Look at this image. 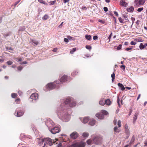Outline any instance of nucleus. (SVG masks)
Returning a JSON list of instances; mask_svg holds the SVG:
<instances>
[{
	"label": "nucleus",
	"mask_w": 147,
	"mask_h": 147,
	"mask_svg": "<svg viewBox=\"0 0 147 147\" xmlns=\"http://www.w3.org/2000/svg\"><path fill=\"white\" fill-rule=\"evenodd\" d=\"M64 3H66L69 2V0H63Z\"/></svg>",
	"instance_id": "nucleus-54"
},
{
	"label": "nucleus",
	"mask_w": 147,
	"mask_h": 147,
	"mask_svg": "<svg viewBox=\"0 0 147 147\" xmlns=\"http://www.w3.org/2000/svg\"><path fill=\"white\" fill-rule=\"evenodd\" d=\"M95 123V121L93 119L91 120L89 122L90 125L92 126L94 125Z\"/></svg>",
	"instance_id": "nucleus-16"
},
{
	"label": "nucleus",
	"mask_w": 147,
	"mask_h": 147,
	"mask_svg": "<svg viewBox=\"0 0 147 147\" xmlns=\"http://www.w3.org/2000/svg\"><path fill=\"white\" fill-rule=\"evenodd\" d=\"M76 50V49L75 48H73L70 51V54H73L74 52H75Z\"/></svg>",
	"instance_id": "nucleus-30"
},
{
	"label": "nucleus",
	"mask_w": 147,
	"mask_h": 147,
	"mask_svg": "<svg viewBox=\"0 0 147 147\" xmlns=\"http://www.w3.org/2000/svg\"><path fill=\"white\" fill-rule=\"evenodd\" d=\"M117 125H118L119 127H121V121L120 120H119L118 121Z\"/></svg>",
	"instance_id": "nucleus-35"
},
{
	"label": "nucleus",
	"mask_w": 147,
	"mask_h": 147,
	"mask_svg": "<svg viewBox=\"0 0 147 147\" xmlns=\"http://www.w3.org/2000/svg\"><path fill=\"white\" fill-rule=\"evenodd\" d=\"M122 45H119L117 48V50H120L121 48Z\"/></svg>",
	"instance_id": "nucleus-43"
},
{
	"label": "nucleus",
	"mask_w": 147,
	"mask_h": 147,
	"mask_svg": "<svg viewBox=\"0 0 147 147\" xmlns=\"http://www.w3.org/2000/svg\"><path fill=\"white\" fill-rule=\"evenodd\" d=\"M30 43H31L32 45H38L39 43V42L38 41L32 39H30Z\"/></svg>",
	"instance_id": "nucleus-13"
},
{
	"label": "nucleus",
	"mask_w": 147,
	"mask_h": 147,
	"mask_svg": "<svg viewBox=\"0 0 147 147\" xmlns=\"http://www.w3.org/2000/svg\"><path fill=\"white\" fill-rule=\"evenodd\" d=\"M11 97L12 98H14L16 97L17 94L15 93H13L11 94Z\"/></svg>",
	"instance_id": "nucleus-36"
},
{
	"label": "nucleus",
	"mask_w": 147,
	"mask_h": 147,
	"mask_svg": "<svg viewBox=\"0 0 147 147\" xmlns=\"http://www.w3.org/2000/svg\"><path fill=\"white\" fill-rule=\"evenodd\" d=\"M67 77L66 76L64 75L60 78V81L61 82H64L67 81Z\"/></svg>",
	"instance_id": "nucleus-11"
},
{
	"label": "nucleus",
	"mask_w": 147,
	"mask_h": 147,
	"mask_svg": "<svg viewBox=\"0 0 147 147\" xmlns=\"http://www.w3.org/2000/svg\"><path fill=\"white\" fill-rule=\"evenodd\" d=\"M143 9V7H140L138 9L137 11L138 12H140Z\"/></svg>",
	"instance_id": "nucleus-40"
},
{
	"label": "nucleus",
	"mask_w": 147,
	"mask_h": 147,
	"mask_svg": "<svg viewBox=\"0 0 147 147\" xmlns=\"http://www.w3.org/2000/svg\"><path fill=\"white\" fill-rule=\"evenodd\" d=\"M131 19L133 22L132 24H133L134 23V22L135 20V19L134 18L131 17Z\"/></svg>",
	"instance_id": "nucleus-58"
},
{
	"label": "nucleus",
	"mask_w": 147,
	"mask_h": 147,
	"mask_svg": "<svg viewBox=\"0 0 147 147\" xmlns=\"http://www.w3.org/2000/svg\"><path fill=\"white\" fill-rule=\"evenodd\" d=\"M61 112H59L57 113V115L59 117V118H61V119H62L63 118L65 119V120L64 121H67L69 120V116L68 115L67 116V115H64V116H63V113L61 114Z\"/></svg>",
	"instance_id": "nucleus-4"
},
{
	"label": "nucleus",
	"mask_w": 147,
	"mask_h": 147,
	"mask_svg": "<svg viewBox=\"0 0 147 147\" xmlns=\"http://www.w3.org/2000/svg\"><path fill=\"white\" fill-rule=\"evenodd\" d=\"M105 104L107 105H109L111 104V102L109 99H107L106 100H105Z\"/></svg>",
	"instance_id": "nucleus-21"
},
{
	"label": "nucleus",
	"mask_w": 147,
	"mask_h": 147,
	"mask_svg": "<svg viewBox=\"0 0 147 147\" xmlns=\"http://www.w3.org/2000/svg\"><path fill=\"white\" fill-rule=\"evenodd\" d=\"M23 113L21 111H20L17 112L16 113L17 116L20 117L22 116L23 114Z\"/></svg>",
	"instance_id": "nucleus-22"
},
{
	"label": "nucleus",
	"mask_w": 147,
	"mask_h": 147,
	"mask_svg": "<svg viewBox=\"0 0 147 147\" xmlns=\"http://www.w3.org/2000/svg\"><path fill=\"white\" fill-rule=\"evenodd\" d=\"M138 0H135L134 2V3L136 5H142L144 4L145 2V0H140L138 1Z\"/></svg>",
	"instance_id": "nucleus-8"
},
{
	"label": "nucleus",
	"mask_w": 147,
	"mask_h": 147,
	"mask_svg": "<svg viewBox=\"0 0 147 147\" xmlns=\"http://www.w3.org/2000/svg\"><path fill=\"white\" fill-rule=\"evenodd\" d=\"M56 1L55 0L52 1H50L49 2L50 4L51 5H54L55 3L56 2Z\"/></svg>",
	"instance_id": "nucleus-37"
},
{
	"label": "nucleus",
	"mask_w": 147,
	"mask_h": 147,
	"mask_svg": "<svg viewBox=\"0 0 147 147\" xmlns=\"http://www.w3.org/2000/svg\"><path fill=\"white\" fill-rule=\"evenodd\" d=\"M114 131L116 132H119V129H118L117 126L115 127L114 128Z\"/></svg>",
	"instance_id": "nucleus-33"
},
{
	"label": "nucleus",
	"mask_w": 147,
	"mask_h": 147,
	"mask_svg": "<svg viewBox=\"0 0 147 147\" xmlns=\"http://www.w3.org/2000/svg\"><path fill=\"white\" fill-rule=\"evenodd\" d=\"M98 21L102 24H104L105 23V21H104L102 20H99Z\"/></svg>",
	"instance_id": "nucleus-41"
},
{
	"label": "nucleus",
	"mask_w": 147,
	"mask_h": 147,
	"mask_svg": "<svg viewBox=\"0 0 147 147\" xmlns=\"http://www.w3.org/2000/svg\"><path fill=\"white\" fill-rule=\"evenodd\" d=\"M117 103H118V105H119V107L120 106V105L119 104V98H117Z\"/></svg>",
	"instance_id": "nucleus-59"
},
{
	"label": "nucleus",
	"mask_w": 147,
	"mask_h": 147,
	"mask_svg": "<svg viewBox=\"0 0 147 147\" xmlns=\"http://www.w3.org/2000/svg\"><path fill=\"white\" fill-rule=\"evenodd\" d=\"M58 50V49L57 48H54L53 50V51L54 52H56Z\"/></svg>",
	"instance_id": "nucleus-51"
},
{
	"label": "nucleus",
	"mask_w": 147,
	"mask_h": 147,
	"mask_svg": "<svg viewBox=\"0 0 147 147\" xmlns=\"http://www.w3.org/2000/svg\"><path fill=\"white\" fill-rule=\"evenodd\" d=\"M127 10L128 12H131L134 10V8L133 7H131L130 8H127Z\"/></svg>",
	"instance_id": "nucleus-25"
},
{
	"label": "nucleus",
	"mask_w": 147,
	"mask_h": 147,
	"mask_svg": "<svg viewBox=\"0 0 147 147\" xmlns=\"http://www.w3.org/2000/svg\"><path fill=\"white\" fill-rule=\"evenodd\" d=\"M136 42H135L133 41H131L130 42V44L132 45H136Z\"/></svg>",
	"instance_id": "nucleus-42"
},
{
	"label": "nucleus",
	"mask_w": 147,
	"mask_h": 147,
	"mask_svg": "<svg viewBox=\"0 0 147 147\" xmlns=\"http://www.w3.org/2000/svg\"><path fill=\"white\" fill-rule=\"evenodd\" d=\"M114 14L117 16H118V13L116 11H115L114 12Z\"/></svg>",
	"instance_id": "nucleus-55"
},
{
	"label": "nucleus",
	"mask_w": 147,
	"mask_h": 147,
	"mask_svg": "<svg viewBox=\"0 0 147 147\" xmlns=\"http://www.w3.org/2000/svg\"><path fill=\"white\" fill-rule=\"evenodd\" d=\"M118 19L120 23H123V21L122 20V19L121 17L119 18H118Z\"/></svg>",
	"instance_id": "nucleus-45"
},
{
	"label": "nucleus",
	"mask_w": 147,
	"mask_h": 147,
	"mask_svg": "<svg viewBox=\"0 0 147 147\" xmlns=\"http://www.w3.org/2000/svg\"><path fill=\"white\" fill-rule=\"evenodd\" d=\"M65 104H67L70 103V106L71 107H74L76 105V103L75 101H74L73 99L68 98H67L64 102Z\"/></svg>",
	"instance_id": "nucleus-2"
},
{
	"label": "nucleus",
	"mask_w": 147,
	"mask_h": 147,
	"mask_svg": "<svg viewBox=\"0 0 147 147\" xmlns=\"http://www.w3.org/2000/svg\"><path fill=\"white\" fill-rule=\"evenodd\" d=\"M146 47V44L144 45H143L142 43H141L140 44L139 46V48L141 50H142L145 48Z\"/></svg>",
	"instance_id": "nucleus-20"
},
{
	"label": "nucleus",
	"mask_w": 147,
	"mask_h": 147,
	"mask_svg": "<svg viewBox=\"0 0 147 147\" xmlns=\"http://www.w3.org/2000/svg\"><path fill=\"white\" fill-rule=\"evenodd\" d=\"M104 10L105 12H107L108 11L107 8L106 7H104Z\"/></svg>",
	"instance_id": "nucleus-52"
},
{
	"label": "nucleus",
	"mask_w": 147,
	"mask_h": 147,
	"mask_svg": "<svg viewBox=\"0 0 147 147\" xmlns=\"http://www.w3.org/2000/svg\"><path fill=\"white\" fill-rule=\"evenodd\" d=\"M125 132L128 134L129 132V131L128 128V125L127 124H126L125 125Z\"/></svg>",
	"instance_id": "nucleus-17"
},
{
	"label": "nucleus",
	"mask_w": 147,
	"mask_h": 147,
	"mask_svg": "<svg viewBox=\"0 0 147 147\" xmlns=\"http://www.w3.org/2000/svg\"><path fill=\"white\" fill-rule=\"evenodd\" d=\"M96 117L99 119H102L104 118V116L103 115L100 113H98L96 114Z\"/></svg>",
	"instance_id": "nucleus-14"
},
{
	"label": "nucleus",
	"mask_w": 147,
	"mask_h": 147,
	"mask_svg": "<svg viewBox=\"0 0 147 147\" xmlns=\"http://www.w3.org/2000/svg\"><path fill=\"white\" fill-rule=\"evenodd\" d=\"M7 64H11L13 63V62L12 61H8L7 62Z\"/></svg>",
	"instance_id": "nucleus-46"
},
{
	"label": "nucleus",
	"mask_w": 147,
	"mask_h": 147,
	"mask_svg": "<svg viewBox=\"0 0 147 147\" xmlns=\"http://www.w3.org/2000/svg\"><path fill=\"white\" fill-rule=\"evenodd\" d=\"M86 49L89 50H91L92 49V47L90 45H86Z\"/></svg>",
	"instance_id": "nucleus-38"
},
{
	"label": "nucleus",
	"mask_w": 147,
	"mask_h": 147,
	"mask_svg": "<svg viewBox=\"0 0 147 147\" xmlns=\"http://www.w3.org/2000/svg\"><path fill=\"white\" fill-rule=\"evenodd\" d=\"M46 88H48V89L46 90V91H47L49 90L54 88H55V85L53 83H49L46 86Z\"/></svg>",
	"instance_id": "nucleus-7"
},
{
	"label": "nucleus",
	"mask_w": 147,
	"mask_h": 147,
	"mask_svg": "<svg viewBox=\"0 0 147 147\" xmlns=\"http://www.w3.org/2000/svg\"><path fill=\"white\" fill-rule=\"evenodd\" d=\"M98 38V37L97 36H94L93 37L94 40H96Z\"/></svg>",
	"instance_id": "nucleus-50"
},
{
	"label": "nucleus",
	"mask_w": 147,
	"mask_h": 147,
	"mask_svg": "<svg viewBox=\"0 0 147 147\" xmlns=\"http://www.w3.org/2000/svg\"><path fill=\"white\" fill-rule=\"evenodd\" d=\"M38 97V95L37 93H34L30 96V98L32 99L36 100L37 99Z\"/></svg>",
	"instance_id": "nucleus-10"
},
{
	"label": "nucleus",
	"mask_w": 147,
	"mask_h": 147,
	"mask_svg": "<svg viewBox=\"0 0 147 147\" xmlns=\"http://www.w3.org/2000/svg\"><path fill=\"white\" fill-rule=\"evenodd\" d=\"M15 61L17 62H21L22 61V58H17L15 59Z\"/></svg>",
	"instance_id": "nucleus-26"
},
{
	"label": "nucleus",
	"mask_w": 147,
	"mask_h": 147,
	"mask_svg": "<svg viewBox=\"0 0 147 147\" xmlns=\"http://www.w3.org/2000/svg\"><path fill=\"white\" fill-rule=\"evenodd\" d=\"M18 93L19 94L20 96H21V95L22 94V92L20 91H18Z\"/></svg>",
	"instance_id": "nucleus-64"
},
{
	"label": "nucleus",
	"mask_w": 147,
	"mask_h": 147,
	"mask_svg": "<svg viewBox=\"0 0 147 147\" xmlns=\"http://www.w3.org/2000/svg\"><path fill=\"white\" fill-rule=\"evenodd\" d=\"M134 141V138L133 137L131 139V140L130 141V143L132 144Z\"/></svg>",
	"instance_id": "nucleus-48"
},
{
	"label": "nucleus",
	"mask_w": 147,
	"mask_h": 147,
	"mask_svg": "<svg viewBox=\"0 0 147 147\" xmlns=\"http://www.w3.org/2000/svg\"><path fill=\"white\" fill-rule=\"evenodd\" d=\"M86 144L85 142L83 141L74 144V147H85Z\"/></svg>",
	"instance_id": "nucleus-5"
},
{
	"label": "nucleus",
	"mask_w": 147,
	"mask_h": 147,
	"mask_svg": "<svg viewBox=\"0 0 147 147\" xmlns=\"http://www.w3.org/2000/svg\"><path fill=\"white\" fill-rule=\"evenodd\" d=\"M43 142H44V143L46 144H48L49 146H51L52 145L53 143L54 142V141H53L50 138H44L42 140Z\"/></svg>",
	"instance_id": "nucleus-3"
},
{
	"label": "nucleus",
	"mask_w": 147,
	"mask_h": 147,
	"mask_svg": "<svg viewBox=\"0 0 147 147\" xmlns=\"http://www.w3.org/2000/svg\"><path fill=\"white\" fill-rule=\"evenodd\" d=\"M85 57H84V58H88L91 57V56L90 55V54H86L85 55Z\"/></svg>",
	"instance_id": "nucleus-39"
},
{
	"label": "nucleus",
	"mask_w": 147,
	"mask_h": 147,
	"mask_svg": "<svg viewBox=\"0 0 147 147\" xmlns=\"http://www.w3.org/2000/svg\"><path fill=\"white\" fill-rule=\"evenodd\" d=\"M85 37L88 40H90L92 39L91 36L90 35H86Z\"/></svg>",
	"instance_id": "nucleus-24"
},
{
	"label": "nucleus",
	"mask_w": 147,
	"mask_h": 147,
	"mask_svg": "<svg viewBox=\"0 0 147 147\" xmlns=\"http://www.w3.org/2000/svg\"><path fill=\"white\" fill-rule=\"evenodd\" d=\"M25 29V27H21L20 29V31H23Z\"/></svg>",
	"instance_id": "nucleus-44"
},
{
	"label": "nucleus",
	"mask_w": 147,
	"mask_h": 147,
	"mask_svg": "<svg viewBox=\"0 0 147 147\" xmlns=\"http://www.w3.org/2000/svg\"><path fill=\"white\" fill-rule=\"evenodd\" d=\"M131 49H132V48L129 47V48H126L125 49V50H126L127 51H129V50H131Z\"/></svg>",
	"instance_id": "nucleus-57"
},
{
	"label": "nucleus",
	"mask_w": 147,
	"mask_h": 147,
	"mask_svg": "<svg viewBox=\"0 0 147 147\" xmlns=\"http://www.w3.org/2000/svg\"><path fill=\"white\" fill-rule=\"evenodd\" d=\"M49 18V16L47 14H45V16L42 17V19L43 20H47Z\"/></svg>",
	"instance_id": "nucleus-29"
},
{
	"label": "nucleus",
	"mask_w": 147,
	"mask_h": 147,
	"mask_svg": "<svg viewBox=\"0 0 147 147\" xmlns=\"http://www.w3.org/2000/svg\"><path fill=\"white\" fill-rule=\"evenodd\" d=\"M117 121V119H115L113 121L114 123V124L115 125H116Z\"/></svg>",
	"instance_id": "nucleus-53"
},
{
	"label": "nucleus",
	"mask_w": 147,
	"mask_h": 147,
	"mask_svg": "<svg viewBox=\"0 0 147 147\" xmlns=\"http://www.w3.org/2000/svg\"><path fill=\"white\" fill-rule=\"evenodd\" d=\"M4 61V60L3 59H0V63H2V62Z\"/></svg>",
	"instance_id": "nucleus-63"
},
{
	"label": "nucleus",
	"mask_w": 147,
	"mask_h": 147,
	"mask_svg": "<svg viewBox=\"0 0 147 147\" xmlns=\"http://www.w3.org/2000/svg\"><path fill=\"white\" fill-rule=\"evenodd\" d=\"M117 84L118 86L120 88L121 90H125V88L123 84L120 83H118Z\"/></svg>",
	"instance_id": "nucleus-18"
},
{
	"label": "nucleus",
	"mask_w": 147,
	"mask_h": 147,
	"mask_svg": "<svg viewBox=\"0 0 147 147\" xmlns=\"http://www.w3.org/2000/svg\"><path fill=\"white\" fill-rule=\"evenodd\" d=\"M22 69V67L21 66H19V67L18 68V69L20 70H21Z\"/></svg>",
	"instance_id": "nucleus-60"
},
{
	"label": "nucleus",
	"mask_w": 147,
	"mask_h": 147,
	"mask_svg": "<svg viewBox=\"0 0 147 147\" xmlns=\"http://www.w3.org/2000/svg\"><path fill=\"white\" fill-rule=\"evenodd\" d=\"M64 41L65 42H69L68 39L67 38H64Z\"/></svg>",
	"instance_id": "nucleus-49"
},
{
	"label": "nucleus",
	"mask_w": 147,
	"mask_h": 147,
	"mask_svg": "<svg viewBox=\"0 0 147 147\" xmlns=\"http://www.w3.org/2000/svg\"><path fill=\"white\" fill-rule=\"evenodd\" d=\"M64 147H74V144H72V145L70 146H69V147H67V146H65Z\"/></svg>",
	"instance_id": "nucleus-61"
},
{
	"label": "nucleus",
	"mask_w": 147,
	"mask_h": 147,
	"mask_svg": "<svg viewBox=\"0 0 147 147\" xmlns=\"http://www.w3.org/2000/svg\"><path fill=\"white\" fill-rule=\"evenodd\" d=\"M120 3L121 6L125 7H126L128 5V3L123 0H121L120 1Z\"/></svg>",
	"instance_id": "nucleus-12"
},
{
	"label": "nucleus",
	"mask_w": 147,
	"mask_h": 147,
	"mask_svg": "<svg viewBox=\"0 0 147 147\" xmlns=\"http://www.w3.org/2000/svg\"><path fill=\"white\" fill-rule=\"evenodd\" d=\"M101 113L104 115H107L108 114V112L104 110H102L101 111Z\"/></svg>",
	"instance_id": "nucleus-27"
},
{
	"label": "nucleus",
	"mask_w": 147,
	"mask_h": 147,
	"mask_svg": "<svg viewBox=\"0 0 147 147\" xmlns=\"http://www.w3.org/2000/svg\"><path fill=\"white\" fill-rule=\"evenodd\" d=\"M111 77L112 78V82H113L115 79V74L114 72L113 73V74L111 75Z\"/></svg>",
	"instance_id": "nucleus-28"
},
{
	"label": "nucleus",
	"mask_w": 147,
	"mask_h": 147,
	"mask_svg": "<svg viewBox=\"0 0 147 147\" xmlns=\"http://www.w3.org/2000/svg\"><path fill=\"white\" fill-rule=\"evenodd\" d=\"M99 103L101 105H104L105 104V100L103 99L100 100L99 102Z\"/></svg>",
	"instance_id": "nucleus-23"
},
{
	"label": "nucleus",
	"mask_w": 147,
	"mask_h": 147,
	"mask_svg": "<svg viewBox=\"0 0 147 147\" xmlns=\"http://www.w3.org/2000/svg\"><path fill=\"white\" fill-rule=\"evenodd\" d=\"M134 40L137 42H142L143 40L140 38H136Z\"/></svg>",
	"instance_id": "nucleus-34"
},
{
	"label": "nucleus",
	"mask_w": 147,
	"mask_h": 147,
	"mask_svg": "<svg viewBox=\"0 0 147 147\" xmlns=\"http://www.w3.org/2000/svg\"><path fill=\"white\" fill-rule=\"evenodd\" d=\"M21 0H19L18 1L16 2L14 4L15 6H16L20 1Z\"/></svg>",
	"instance_id": "nucleus-56"
},
{
	"label": "nucleus",
	"mask_w": 147,
	"mask_h": 147,
	"mask_svg": "<svg viewBox=\"0 0 147 147\" xmlns=\"http://www.w3.org/2000/svg\"><path fill=\"white\" fill-rule=\"evenodd\" d=\"M120 68L121 69L124 70L125 69V66L123 65H122L120 67Z\"/></svg>",
	"instance_id": "nucleus-47"
},
{
	"label": "nucleus",
	"mask_w": 147,
	"mask_h": 147,
	"mask_svg": "<svg viewBox=\"0 0 147 147\" xmlns=\"http://www.w3.org/2000/svg\"><path fill=\"white\" fill-rule=\"evenodd\" d=\"M70 136L72 139H75L78 137V134L76 132L74 131L70 135Z\"/></svg>",
	"instance_id": "nucleus-9"
},
{
	"label": "nucleus",
	"mask_w": 147,
	"mask_h": 147,
	"mask_svg": "<svg viewBox=\"0 0 147 147\" xmlns=\"http://www.w3.org/2000/svg\"><path fill=\"white\" fill-rule=\"evenodd\" d=\"M28 63L26 61H24L22 63V64H27Z\"/></svg>",
	"instance_id": "nucleus-62"
},
{
	"label": "nucleus",
	"mask_w": 147,
	"mask_h": 147,
	"mask_svg": "<svg viewBox=\"0 0 147 147\" xmlns=\"http://www.w3.org/2000/svg\"><path fill=\"white\" fill-rule=\"evenodd\" d=\"M60 130V128L59 127H55L52 129L50 131L53 134H55L59 132Z\"/></svg>",
	"instance_id": "nucleus-6"
},
{
	"label": "nucleus",
	"mask_w": 147,
	"mask_h": 147,
	"mask_svg": "<svg viewBox=\"0 0 147 147\" xmlns=\"http://www.w3.org/2000/svg\"><path fill=\"white\" fill-rule=\"evenodd\" d=\"M38 1L40 3L43 4L45 5H47V3L43 0H38Z\"/></svg>",
	"instance_id": "nucleus-31"
},
{
	"label": "nucleus",
	"mask_w": 147,
	"mask_h": 147,
	"mask_svg": "<svg viewBox=\"0 0 147 147\" xmlns=\"http://www.w3.org/2000/svg\"><path fill=\"white\" fill-rule=\"evenodd\" d=\"M89 136V134L88 133L84 132L82 133V136L84 138H87Z\"/></svg>",
	"instance_id": "nucleus-15"
},
{
	"label": "nucleus",
	"mask_w": 147,
	"mask_h": 147,
	"mask_svg": "<svg viewBox=\"0 0 147 147\" xmlns=\"http://www.w3.org/2000/svg\"><path fill=\"white\" fill-rule=\"evenodd\" d=\"M137 118V115L136 114H135L133 117V120L134 122L136 121Z\"/></svg>",
	"instance_id": "nucleus-32"
},
{
	"label": "nucleus",
	"mask_w": 147,
	"mask_h": 147,
	"mask_svg": "<svg viewBox=\"0 0 147 147\" xmlns=\"http://www.w3.org/2000/svg\"><path fill=\"white\" fill-rule=\"evenodd\" d=\"M86 142L88 145H90L93 143L96 144H99L102 142V139L100 138L96 137L93 139V140L90 139L88 140Z\"/></svg>",
	"instance_id": "nucleus-1"
},
{
	"label": "nucleus",
	"mask_w": 147,
	"mask_h": 147,
	"mask_svg": "<svg viewBox=\"0 0 147 147\" xmlns=\"http://www.w3.org/2000/svg\"><path fill=\"white\" fill-rule=\"evenodd\" d=\"M88 119L89 118L88 117H85L83 118L82 122L84 123H86L88 121Z\"/></svg>",
	"instance_id": "nucleus-19"
}]
</instances>
